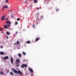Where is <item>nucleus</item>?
I'll return each mask as SVG.
<instances>
[{
  "mask_svg": "<svg viewBox=\"0 0 76 76\" xmlns=\"http://www.w3.org/2000/svg\"><path fill=\"white\" fill-rule=\"evenodd\" d=\"M28 3V1L27 0L25 1V3Z\"/></svg>",
  "mask_w": 76,
  "mask_h": 76,
  "instance_id": "nucleus-21",
  "label": "nucleus"
},
{
  "mask_svg": "<svg viewBox=\"0 0 76 76\" xmlns=\"http://www.w3.org/2000/svg\"><path fill=\"white\" fill-rule=\"evenodd\" d=\"M8 0H6V3H8Z\"/></svg>",
  "mask_w": 76,
  "mask_h": 76,
  "instance_id": "nucleus-32",
  "label": "nucleus"
},
{
  "mask_svg": "<svg viewBox=\"0 0 76 76\" xmlns=\"http://www.w3.org/2000/svg\"><path fill=\"white\" fill-rule=\"evenodd\" d=\"M37 20H39V19H38V17H37Z\"/></svg>",
  "mask_w": 76,
  "mask_h": 76,
  "instance_id": "nucleus-31",
  "label": "nucleus"
},
{
  "mask_svg": "<svg viewBox=\"0 0 76 76\" xmlns=\"http://www.w3.org/2000/svg\"><path fill=\"white\" fill-rule=\"evenodd\" d=\"M1 43V42H0V43Z\"/></svg>",
  "mask_w": 76,
  "mask_h": 76,
  "instance_id": "nucleus-46",
  "label": "nucleus"
},
{
  "mask_svg": "<svg viewBox=\"0 0 76 76\" xmlns=\"http://www.w3.org/2000/svg\"><path fill=\"white\" fill-rule=\"evenodd\" d=\"M26 43H27V44H30V43H31V41H27L26 42Z\"/></svg>",
  "mask_w": 76,
  "mask_h": 76,
  "instance_id": "nucleus-16",
  "label": "nucleus"
},
{
  "mask_svg": "<svg viewBox=\"0 0 76 76\" xmlns=\"http://www.w3.org/2000/svg\"><path fill=\"white\" fill-rule=\"evenodd\" d=\"M17 45H18L19 44V41H17Z\"/></svg>",
  "mask_w": 76,
  "mask_h": 76,
  "instance_id": "nucleus-18",
  "label": "nucleus"
},
{
  "mask_svg": "<svg viewBox=\"0 0 76 76\" xmlns=\"http://www.w3.org/2000/svg\"><path fill=\"white\" fill-rule=\"evenodd\" d=\"M17 67H19V65L17 64L16 65Z\"/></svg>",
  "mask_w": 76,
  "mask_h": 76,
  "instance_id": "nucleus-30",
  "label": "nucleus"
},
{
  "mask_svg": "<svg viewBox=\"0 0 76 76\" xmlns=\"http://www.w3.org/2000/svg\"><path fill=\"white\" fill-rule=\"evenodd\" d=\"M25 61H26L25 60H23V62H25Z\"/></svg>",
  "mask_w": 76,
  "mask_h": 76,
  "instance_id": "nucleus-34",
  "label": "nucleus"
},
{
  "mask_svg": "<svg viewBox=\"0 0 76 76\" xmlns=\"http://www.w3.org/2000/svg\"><path fill=\"white\" fill-rule=\"evenodd\" d=\"M2 33H3V34H4V31H2Z\"/></svg>",
  "mask_w": 76,
  "mask_h": 76,
  "instance_id": "nucleus-37",
  "label": "nucleus"
},
{
  "mask_svg": "<svg viewBox=\"0 0 76 76\" xmlns=\"http://www.w3.org/2000/svg\"><path fill=\"white\" fill-rule=\"evenodd\" d=\"M39 39H40V38H36L35 40V41H38Z\"/></svg>",
  "mask_w": 76,
  "mask_h": 76,
  "instance_id": "nucleus-13",
  "label": "nucleus"
},
{
  "mask_svg": "<svg viewBox=\"0 0 76 76\" xmlns=\"http://www.w3.org/2000/svg\"><path fill=\"white\" fill-rule=\"evenodd\" d=\"M10 74L11 75H14V73H13L12 72H11L10 73Z\"/></svg>",
  "mask_w": 76,
  "mask_h": 76,
  "instance_id": "nucleus-15",
  "label": "nucleus"
},
{
  "mask_svg": "<svg viewBox=\"0 0 76 76\" xmlns=\"http://www.w3.org/2000/svg\"><path fill=\"white\" fill-rule=\"evenodd\" d=\"M5 20H7V18H6L5 19Z\"/></svg>",
  "mask_w": 76,
  "mask_h": 76,
  "instance_id": "nucleus-42",
  "label": "nucleus"
},
{
  "mask_svg": "<svg viewBox=\"0 0 76 76\" xmlns=\"http://www.w3.org/2000/svg\"><path fill=\"white\" fill-rule=\"evenodd\" d=\"M8 8V6H7V5H6V6H4L3 7V9H7Z\"/></svg>",
  "mask_w": 76,
  "mask_h": 76,
  "instance_id": "nucleus-3",
  "label": "nucleus"
},
{
  "mask_svg": "<svg viewBox=\"0 0 76 76\" xmlns=\"http://www.w3.org/2000/svg\"><path fill=\"white\" fill-rule=\"evenodd\" d=\"M4 9V10H3V11H4V9Z\"/></svg>",
  "mask_w": 76,
  "mask_h": 76,
  "instance_id": "nucleus-45",
  "label": "nucleus"
},
{
  "mask_svg": "<svg viewBox=\"0 0 76 76\" xmlns=\"http://www.w3.org/2000/svg\"><path fill=\"white\" fill-rule=\"evenodd\" d=\"M11 17L13 18V16L12 15Z\"/></svg>",
  "mask_w": 76,
  "mask_h": 76,
  "instance_id": "nucleus-41",
  "label": "nucleus"
},
{
  "mask_svg": "<svg viewBox=\"0 0 76 76\" xmlns=\"http://www.w3.org/2000/svg\"><path fill=\"white\" fill-rule=\"evenodd\" d=\"M4 18L5 17H4V16H2L1 17V20H4V19H5V18Z\"/></svg>",
  "mask_w": 76,
  "mask_h": 76,
  "instance_id": "nucleus-9",
  "label": "nucleus"
},
{
  "mask_svg": "<svg viewBox=\"0 0 76 76\" xmlns=\"http://www.w3.org/2000/svg\"><path fill=\"white\" fill-rule=\"evenodd\" d=\"M18 63H17V62H16V63H15V64H17Z\"/></svg>",
  "mask_w": 76,
  "mask_h": 76,
  "instance_id": "nucleus-44",
  "label": "nucleus"
},
{
  "mask_svg": "<svg viewBox=\"0 0 76 76\" xmlns=\"http://www.w3.org/2000/svg\"><path fill=\"white\" fill-rule=\"evenodd\" d=\"M4 60H6V59H9V57L7 56H6L5 57H4Z\"/></svg>",
  "mask_w": 76,
  "mask_h": 76,
  "instance_id": "nucleus-4",
  "label": "nucleus"
},
{
  "mask_svg": "<svg viewBox=\"0 0 76 76\" xmlns=\"http://www.w3.org/2000/svg\"><path fill=\"white\" fill-rule=\"evenodd\" d=\"M0 54L1 55H4V53L3 52H0Z\"/></svg>",
  "mask_w": 76,
  "mask_h": 76,
  "instance_id": "nucleus-11",
  "label": "nucleus"
},
{
  "mask_svg": "<svg viewBox=\"0 0 76 76\" xmlns=\"http://www.w3.org/2000/svg\"><path fill=\"white\" fill-rule=\"evenodd\" d=\"M4 29H8V27H7V25L4 26Z\"/></svg>",
  "mask_w": 76,
  "mask_h": 76,
  "instance_id": "nucleus-10",
  "label": "nucleus"
},
{
  "mask_svg": "<svg viewBox=\"0 0 76 76\" xmlns=\"http://www.w3.org/2000/svg\"><path fill=\"white\" fill-rule=\"evenodd\" d=\"M28 67V65L27 64H23L21 66V68H23V67Z\"/></svg>",
  "mask_w": 76,
  "mask_h": 76,
  "instance_id": "nucleus-2",
  "label": "nucleus"
},
{
  "mask_svg": "<svg viewBox=\"0 0 76 76\" xmlns=\"http://www.w3.org/2000/svg\"><path fill=\"white\" fill-rule=\"evenodd\" d=\"M17 24H18V22L16 21L15 23V25H17Z\"/></svg>",
  "mask_w": 76,
  "mask_h": 76,
  "instance_id": "nucleus-25",
  "label": "nucleus"
},
{
  "mask_svg": "<svg viewBox=\"0 0 76 76\" xmlns=\"http://www.w3.org/2000/svg\"><path fill=\"white\" fill-rule=\"evenodd\" d=\"M16 34H18V31H16Z\"/></svg>",
  "mask_w": 76,
  "mask_h": 76,
  "instance_id": "nucleus-33",
  "label": "nucleus"
},
{
  "mask_svg": "<svg viewBox=\"0 0 76 76\" xmlns=\"http://www.w3.org/2000/svg\"><path fill=\"white\" fill-rule=\"evenodd\" d=\"M7 26H10V25H7Z\"/></svg>",
  "mask_w": 76,
  "mask_h": 76,
  "instance_id": "nucleus-36",
  "label": "nucleus"
},
{
  "mask_svg": "<svg viewBox=\"0 0 76 76\" xmlns=\"http://www.w3.org/2000/svg\"><path fill=\"white\" fill-rule=\"evenodd\" d=\"M6 23H7V24H11V22H10L9 21H7L6 22Z\"/></svg>",
  "mask_w": 76,
  "mask_h": 76,
  "instance_id": "nucleus-6",
  "label": "nucleus"
},
{
  "mask_svg": "<svg viewBox=\"0 0 76 76\" xmlns=\"http://www.w3.org/2000/svg\"><path fill=\"white\" fill-rule=\"evenodd\" d=\"M33 27L34 28H35V27L34 25H33Z\"/></svg>",
  "mask_w": 76,
  "mask_h": 76,
  "instance_id": "nucleus-27",
  "label": "nucleus"
},
{
  "mask_svg": "<svg viewBox=\"0 0 76 76\" xmlns=\"http://www.w3.org/2000/svg\"><path fill=\"white\" fill-rule=\"evenodd\" d=\"M18 56L20 58H21V57H22V55L20 53H18Z\"/></svg>",
  "mask_w": 76,
  "mask_h": 76,
  "instance_id": "nucleus-12",
  "label": "nucleus"
},
{
  "mask_svg": "<svg viewBox=\"0 0 76 76\" xmlns=\"http://www.w3.org/2000/svg\"><path fill=\"white\" fill-rule=\"evenodd\" d=\"M6 34L8 35H9L10 34V32H9V31H7L6 32Z\"/></svg>",
  "mask_w": 76,
  "mask_h": 76,
  "instance_id": "nucleus-14",
  "label": "nucleus"
},
{
  "mask_svg": "<svg viewBox=\"0 0 76 76\" xmlns=\"http://www.w3.org/2000/svg\"><path fill=\"white\" fill-rule=\"evenodd\" d=\"M23 55H26V53L25 52H23Z\"/></svg>",
  "mask_w": 76,
  "mask_h": 76,
  "instance_id": "nucleus-19",
  "label": "nucleus"
},
{
  "mask_svg": "<svg viewBox=\"0 0 76 76\" xmlns=\"http://www.w3.org/2000/svg\"><path fill=\"white\" fill-rule=\"evenodd\" d=\"M12 70L13 71V72L14 73H18L19 75H22V72H21V71L20 70H18V71H16V69H12Z\"/></svg>",
  "mask_w": 76,
  "mask_h": 76,
  "instance_id": "nucleus-1",
  "label": "nucleus"
},
{
  "mask_svg": "<svg viewBox=\"0 0 76 76\" xmlns=\"http://www.w3.org/2000/svg\"><path fill=\"white\" fill-rule=\"evenodd\" d=\"M42 17H43V16H42L40 17V19H42Z\"/></svg>",
  "mask_w": 76,
  "mask_h": 76,
  "instance_id": "nucleus-35",
  "label": "nucleus"
},
{
  "mask_svg": "<svg viewBox=\"0 0 76 76\" xmlns=\"http://www.w3.org/2000/svg\"><path fill=\"white\" fill-rule=\"evenodd\" d=\"M6 38H7V39H8V38H9V37H7Z\"/></svg>",
  "mask_w": 76,
  "mask_h": 76,
  "instance_id": "nucleus-39",
  "label": "nucleus"
},
{
  "mask_svg": "<svg viewBox=\"0 0 76 76\" xmlns=\"http://www.w3.org/2000/svg\"><path fill=\"white\" fill-rule=\"evenodd\" d=\"M37 24H38V23H37V22L36 23Z\"/></svg>",
  "mask_w": 76,
  "mask_h": 76,
  "instance_id": "nucleus-43",
  "label": "nucleus"
},
{
  "mask_svg": "<svg viewBox=\"0 0 76 76\" xmlns=\"http://www.w3.org/2000/svg\"><path fill=\"white\" fill-rule=\"evenodd\" d=\"M16 43H14V45H16Z\"/></svg>",
  "mask_w": 76,
  "mask_h": 76,
  "instance_id": "nucleus-40",
  "label": "nucleus"
},
{
  "mask_svg": "<svg viewBox=\"0 0 76 76\" xmlns=\"http://www.w3.org/2000/svg\"><path fill=\"white\" fill-rule=\"evenodd\" d=\"M56 11H57V12H58V11H59V10L58 9H56Z\"/></svg>",
  "mask_w": 76,
  "mask_h": 76,
  "instance_id": "nucleus-26",
  "label": "nucleus"
},
{
  "mask_svg": "<svg viewBox=\"0 0 76 76\" xmlns=\"http://www.w3.org/2000/svg\"><path fill=\"white\" fill-rule=\"evenodd\" d=\"M10 61L11 63L12 64H13V58H11Z\"/></svg>",
  "mask_w": 76,
  "mask_h": 76,
  "instance_id": "nucleus-5",
  "label": "nucleus"
},
{
  "mask_svg": "<svg viewBox=\"0 0 76 76\" xmlns=\"http://www.w3.org/2000/svg\"><path fill=\"white\" fill-rule=\"evenodd\" d=\"M37 10H39V8H37Z\"/></svg>",
  "mask_w": 76,
  "mask_h": 76,
  "instance_id": "nucleus-38",
  "label": "nucleus"
},
{
  "mask_svg": "<svg viewBox=\"0 0 76 76\" xmlns=\"http://www.w3.org/2000/svg\"><path fill=\"white\" fill-rule=\"evenodd\" d=\"M50 9H51V8Z\"/></svg>",
  "mask_w": 76,
  "mask_h": 76,
  "instance_id": "nucleus-47",
  "label": "nucleus"
},
{
  "mask_svg": "<svg viewBox=\"0 0 76 76\" xmlns=\"http://www.w3.org/2000/svg\"><path fill=\"white\" fill-rule=\"evenodd\" d=\"M0 74L1 75H4V72L3 71H1V72H0Z\"/></svg>",
  "mask_w": 76,
  "mask_h": 76,
  "instance_id": "nucleus-17",
  "label": "nucleus"
},
{
  "mask_svg": "<svg viewBox=\"0 0 76 76\" xmlns=\"http://www.w3.org/2000/svg\"><path fill=\"white\" fill-rule=\"evenodd\" d=\"M20 59H18L16 60L17 62L18 63H19V62H20Z\"/></svg>",
  "mask_w": 76,
  "mask_h": 76,
  "instance_id": "nucleus-8",
  "label": "nucleus"
},
{
  "mask_svg": "<svg viewBox=\"0 0 76 76\" xmlns=\"http://www.w3.org/2000/svg\"><path fill=\"white\" fill-rule=\"evenodd\" d=\"M4 18H6V15L5 14L4 15Z\"/></svg>",
  "mask_w": 76,
  "mask_h": 76,
  "instance_id": "nucleus-28",
  "label": "nucleus"
},
{
  "mask_svg": "<svg viewBox=\"0 0 76 76\" xmlns=\"http://www.w3.org/2000/svg\"><path fill=\"white\" fill-rule=\"evenodd\" d=\"M0 30L1 31H3V29L1 28H0Z\"/></svg>",
  "mask_w": 76,
  "mask_h": 76,
  "instance_id": "nucleus-23",
  "label": "nucleus"
},
{
  "mask_svg": "<svg viewBox=\"0 0 76 76\" xmlns=\"http://www.w3.org/2000/svg\"><path fill=\"white\" fill-rule=\"evenodd\" d=\"M29 71L31 72L32 73H33V70L31 68L29 69Z\"/></svg>",
  "mask_w": 76,
  "mask_h": 76,
  "instance_id": "nucleus-7",
  "label": "nucleus"
},
{
  "mask_svg": "<svg viewBox=\"0 0 76 76\" xmlns=\"http://www.w3.org/2000/svg\"><path fill=\"white\" fill-rule=\"evenodd\" d=\"M9 72V70H7V73H8Z\"/></svg>",
  "mask_w": 76,
  "mask_h": 76,
  "instance_id": "nucleus-22",
  "label": "nucleus"
},
{
  "mask_svg": "<svg viewBox=\"0 0 76 76\" xmlns=\"http://www.w3.org/2000/svg\"><path fill=\"white\" fill-rule=\"evenodd\" d=\"M34 3H37V0H34Z\"/></svg>",
  "mask_w": 76,
  "mask_h": 76,
  "instance_id": "nucleus-20",
  "label": "nucleus"
},
{
  "mask_svg": "<svg viewBox=\"0 0 76 76\" xmlns=\"http://www.w3.org/2000/svg\"><path fill=\"white\" fill-rule=\"evenodd\" d=\"M0 48H3V46H1Z\"/></svg>",
  "mask_w": 76,
  "mask_h": 76,
  "instance_id": "nucleus-29",
  "label": "nucleus"
},
{
  "mask_svg": "<svg viewBox=\"0 0 76 76\" xmlns=\"http://www.w3.org/2000/svg\"><path fill=\"white\" fill-rule=\"evenodd\" d=\"M17 20H20V18H18L17 19Z\"/></svg>",
  "mask_w": 76,
  "mask_h": 76,
  "instance_id": "nucleus-24",
  "label": "nucleus"
}]
</instances>
